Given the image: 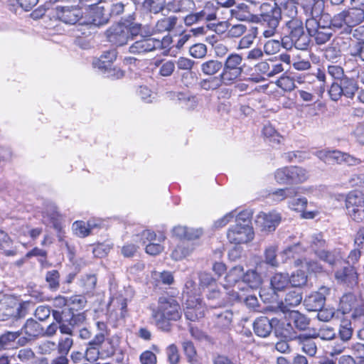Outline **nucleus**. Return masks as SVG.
<instances>
[{
	"instance_id": "1",
	"label": "nucleus",
	"mask_w": 364,
	"mask_h": 364,
	"mask_svg": "<svg viewBox=\"0 0 364 364\" xmlns=\"http://www.w3.org/2000/svg\"><path fill=\"white\" fill-rule=\"evenodd\" d=\"M181 306L177 300L169 296H161L157 309H153L152 318L159 328L164 331L170 329V321H177L181 317Z\"/></svg>"
},
{
	"instance_id": "2",
	"label": "nucleus",
	"mask_w": 364,
	"mask_h": 364,
	"mask_svg": "<svg viewBox=\"0 0 364 364\" xmlns=\"http://www.w3.org/2000/svg\"><path fill=\"white\" fill-rule=\"evenodd\" d=\"M364 21V8L351 6L331 18L328 27L341 33L350 34L354 27Z\"/></svg>"
},
{
	"instance_id": "3",
	"label": "nucleus",
	"mask_w": 364,
	"mask_h": 364,
	"mask_svg": "<svg viewBox=\"0 0 364 364\" xmlns=\"http://www.w3.org/2000/svg\"><path fill=\"white\" fill-rule=\"evenodd\" d=\"M141 31V24L125 21L113 24L107 29L105 36L112 46L119 47L126 45L129 40L138 36Z\"/></svg>"
},
{
	"instance_id": "4",
	"label": "nucleus",
	"mask_w": 364,
	"mask_h": 364,
	"mask_svg": "<svg viewBox=\"0 0 364 364\" xmlns=\"http://www.w3.org/2000/svg\"><path fill=\"white\" fill-rule=\"evenodd\" d=\"M285 26L289 31L291 46L296 49L307 50L310 44V38L304 32V18L298 14L292 18L285 19Z\"/></svg>"
},
{
	"instance_id": "5",
	"label": "nucleus",
	"mask_w": 364,
	"mask_h": 364,
	"mask_svg": "<svg viewBox=\"0 0 364 364\" xmlns=\"http://www.w3.org/2000/svg\"><path fill=\"white\" fill-rule=\"evenodd\" d=\"M326 80L325 71L318 69L316 78L309 82L304 89L297 90L296 94L304 102H311L315 100L316 97L321 99L326 91Z\"/></svg>"
},
{
	"instance_id": "6",
	"label": "nucleus",
	"mask_w": 364,
	"mask_h": 364,
	"mask_svg": "<svg viewBox=\"0 0 364 364\" xmlns=\"http://www.w3.org/2000/svg\"><path fill=\"white\" fill-rule=\"evenodd\" d=\"M242 57L237 53H232L226 58L220 76L225 85H232L240 80L243 68Z\"/></svg>"
},
{
	"instance_id": "7",
	"label": "nucleus",
	"mask_w": 364,
	"mask_h": 364,
	"mask_svg": "<svg viewBox=\"0 0 364 364\" xmlns=\"http://www.w3.org/2000/svg\"><path fill=\"white\" fill-rule=\"evenodd\" d=\"M262 283L261 275L256 270L251 269L244 273L243 279L237 286V289L230 290L228 297L230 301L240 300L245 294V291H249L250 289H257Z\"/></svg>"
},
{
	"instance_id": "8",
	"label": "nucleus",
	"mask_w": 364,
	"mask_h": 364,
	"mask_svg": "<svg viewBox=\"0 0 364 364\" xmlns=\"http://www.w3.org/2000/svg\"><path fill=\"white\" fill-rule=\"evenodd\" d=\"M27 303L8 299L0 302V321L13 318L15 322L23 318L27 314Z\"/></svg>"
},
{
	"instance_id": "9",
	"label": "nucleus",
	"mask_w": 364,
	"mask_h": 364,
	"mask_svg": "<svg viewBox=\"0 0 364 364\" xmlns=\"http://www.w3.org/2000/svg\"><path fill=\"white\" fill-rule=\"evenodd\" d=\"M309 248L315 253V255L322 261L326 262L331 266L337 265L341 262L335 257L333 254L327 251L326 242L322 233H314L309 238Z\"/></svg>"
},
{
	"instance_id": "10",
	"label": "nucleus",
	"mask_w": 364,
	"mask_h": 364,
	"mask_svg": "<svg viewBox=\"0 0 364 364\" xmlns=\"http://www.w3.org/2000/svg\"><path fill=\"white\" fill-rule=\"evenodd\" d=\"M346 214L354 221L364 220V195L357 191L350 192L345 200Z\"/></svg>"
},
{
	"instance_id": "11",
	"label": "nucleus",
	"mask_w": 364,
	"mask_h": 364,
	"mask_svg": "<svg viewBox=\"0 0 364 364\" xmlns=\"http://www.w3.org/2000/svg\"><path fill=\"white\" fill-rule=\"evenodd\" d=\"M255 232L250 225L236 223L229 228L227 232L228 240L235 245L246 244L254 238Z\"/></svg>"
},
{
	"instance_id": "12",
	"label": "nucleus",
	"mask_w": 364,
	"mask_h": 364,
	"mask_svg": "<svg viewBox=\"0 0 364 364\" xmlns=\"http://www.w3.org/2000/svg\"><path fill=\"white\" fill-rule=\"evenodd\" d=\"M287 328L283 331L284 337L293 340L296 338L293 328L299 330H305L309 324V319L297 311H291L287 317Z\"/></svg>"
},
{
	"instance_id": "13",
	"label": "nucleus",
	"mask_w": 364,
	"mask_h": 364,
	"mask_svg": "<svg viewBox=\"0 0 364 364\" xmlns=\"http://www.w3.org/2000/svg\"><path fill=\"white\" fill-rule=\"evenodd\" d=\"M259 16V21L264 27L263 36L270 38L274 36L282 20L277 10L272 7L269 11L262 12Z\"/></svg>"
},
{
	"instance_id": "14",
	"label": "nucleus",
	"mask_w": 364,
	"mask_h": 364,
	"mask_svg": "<svg viewBox=\"0 0 364 364\" xmlns=\"http://www.w3.org/2000/svg\"><path fill=\"white\" fill-rule=\"evenodd\" d=\"M282 220L279 213L273 210L269 213L260 212L255 218L257 226L263 232L274 231Z\"/></svg>"
},
{
	"instance_id": "15",
	"label": "nucleus",
	"mask_w": 364,
	"mask_h": 364,
	"mask_svg": "<svg viewBox=\"0 0 364 364\" xmlns=\"http://www.w3.org/2000/svg\"><path fill=\"white\" fill-rule=\"evenodd\" d=\"M55 16L58 19L68 24H75L82 17V11L77 6H56Z\"/></svg>"
},
{
	"instance_id": "16",
	"label": "nucleus",
	"mask_w": 364,
	"mask_h": 364,
	"mask_svg": "<svg viewBox=\"0 0 364 364\" xmlns=\"http://www.w3.org/2000/svg\"><path fill=\"white\" fill-rule=\"evenodd\" d=\"M18 331H21L22 334L24 333L28 336V338L21 337L18 339V344L20 346H24L28 343V341H31V339L38 336H42L43 333V328L36 321L33 320V318H29L26 321L24 325Z\"/></svg>"
},
{
	"instance_id": "17",
	"label": "nucleus",
	"mask_w": 364,
	"mask_h": 364,
	"mask_svg": "<svg viewBox=\"0 0 364 364\" xmlns=\"http://www.w3.org/2000/svg\"><path fill=\"white\" fill-rule=\"evenodd\" d=\"M329 289L325 287L320 288L318 291L314 292L305 298L304 304L309 311H316L323 307L326 301V295Z\"/></svg>"
},
{
	"instance_id": "18",
	"label": "nucleus",
	"mask_w": 364,
	"mask_h": 364,
	"mask_svg": "<svg viewBox=\"0 0 364 364\" xmlns=\"http://www.w3.org/2000/svg\"><path fill=\"white\" fill-rule=\"evenodd\" d=\"M298 4L297 0H274L273 7L277 10L281 18L287 19L299 14Z\"/></svg>"
},
{
	"instance_id": "19",
	"label": "nucleus",
	"mask_w": 364,
	"mask_h": 364,
	"mask_svg": "<svg viewBox=\"0 0 364 364\" xmlns=\"http://www.w3.org/2000/svg\"><path fill=\"white\" fill-rule=\"evenodd\" d=\"M186 318L191 321H196L205 315V308L198 298L188 299L185 309Z\"/></svg>"
},
{
	"instance_id": "20",
	"label": "nucleus",
	"mask_w": 364,
	"mask_h": 364,
	"mask_svg": "<svg viewBox=\"0 0 364 364\" xmlns=\"http://www.w3.org/2000/svg\"><path fill=\"white\" fill-rule=\"evenodd\" d=\"M161 46V41L154 38H142L135 41L130 47L129 51L134 54H141L153 51Z\"/></svg>"
},
{
	"instance_id": "21",
	"label": "nucleus",
	"mask_w": 364,
	"mask_h": 364,
	"mask_svg": "<svg viewBox=\"0 0 364 364\" xmlns=\"http://www.w3.org/2000/svg\"><path fill=\"white\" fill-rule=\"evenodd\" d=\"M244 269L242 266H235L232 267L225 278L224 288L226 290V294L228 296V291L230 290H236L237 286L243 279ZM238 291H240L238 290Z\"/></svg>"
},
{
	"instance_id": "22",
	"label": "nucleus",
	"mask_w": 364,
	"mask_h": 364,
	"mask_svg": "<svg viewBox=\"0 0 364 364\" xmlns=\"http://www.w3.org/2000/svg\"><path fill=\"white\" fill-rule=\"evenodd\" d=\"M277 322L276 318L269 319L266 316H261L257 318L253 323L255 333L259 337H267Z\"/></svg>"
},
{
	"instance_id": "23",
	"label": "nucleus",
	"mask_w": 364,
	"mask_h": 364,
	"mask_svg": "<svg viewBox=\"0 0 364 364\" xmlns=\"http://www.w3.org/2000/svg\"><path fill=\"white\" fill-rule=\"evenodd\" d=\"M102 334H96L92 338V344L100 347L101 358H109L114 354L116 346L110 338H105Z\"/></svg>"
},
{
	"instance_id": "24",
	"label": "nucleus",
	"mask_w": 364,
	"mask_h": 364,
	"mask_svg": "<svg viewBox=\"0 0 364 364\" xmlns=\"http://www.w3.org/2000/svg\"><path fill=\"white\" fill-rule=\"evenodd\" d=\"M335 277L338 282L345 283L351 287L358 283V274L353 266L343 267L341 270L336 272Z\"/></svg>"
},
{
	"instance_id": "25",
	"label": "nucleus",
	"mask_w": 364,
	"mask_h": 364,
	"mask_svg": "<svg viewBox=\"0 0 364 364\" xmlns=\"http://www.w3.org/2000/svg\"><path fill=\"white\" fill-rule=\"evenodd\" d=\"M172 233L180 239L192 240L198 238L203 233L201 229L188 228L186 226L178 225L173 228Z\"/></svg>"
},
{
	"instance_id": "26",
	"label": "nucleus",
	"mask_w": 364,
	"mask_h": 364,
	"mask_svg": "<svg viewBox=\"0 0 364 364\" xmlns=\"http://www.w3.org/2000/svg\"><path fill=\"white\" fill-rule=\"evenodd\" d=\"M12 364H33L36 359L34 352L29 348H21L11 355Z\"/></svg>"
},
{
	"instance_id": "27",
	"label": "nucleus",
	"mask_w": 364,
	"mask_h": 364,
	"mask_svg": "<svg viewBox=\"0 0 364 364\" xmlns=\"http://www.w3.org/2000/svg\"><path fill=\"white\" fill-rule=\"evenodd\" d=\"M177 21L175 16H164L156 21L154 30L156 33L170 31L176 27Z\"/></svg>"
},
{
	"instance_id": "28",
	"label": "nucleus",
	"mask_w": 364,
	"mask_h": 364,
	"mask_svg": "<svg viewBox=\"0 0 364 364\" xmlns=\"http://www.w3.org/2000/svg\"><path fill=\"white\" fill-rule=\"evenodd\" d=\"M219 8L212 1H208L204 4L203 9L198 11L202 21H212L217 19V13Z\"/></svg>"
},
{
	"instance_id": "29",
	"label": "nucleus",
	"mask_w": 364,
	"mask_h": 364,
	"mask_svg": "<svg viewBox=\"0 0 364 364\" xmlns=\"http://www.w3.org/2000/svg\"><path fill=\"white\" fill-rule=\"evenodd\" d=\"M258 34V28L254 26H250L246 29L245 33L241 37L239 43L238 48L245 49L250 48L254 43Z\"/></svg>"
},
{
	"instance_id": "30",
	"label": "nucleus",
	"mask_w": 364,
	"mask_h": 364,
	"mask_svg": "<svg viewBox=\"0 0 364 364\" xmlns=\"http://www.w3.org/2000/svg\"><path fill=\"white\" fill-rule=\"evenodd\" d=\"M297 193L298 192L296 188L290 187L279 188L269 193V198L273 201L279 203L284 200L285 199L289 200L292 197H296Z\"/></svg>"
},
{
	"instance_id": "31",
	"label": "nucleus",
	"mask_w": 364,
	"mask_h": 364,
	"mask_svg": "<svg viewBox=\"0 0 364 364\" xmlns=\"http://www.w3.org/2000/svg\"><path fill=\"white\" fill-rule=\"evenodd\" d=\"M194 250V246L187 242H181L173 250L171 257L174 260H181L190 255Z\"/></svg>"
},
{
	"instance_id": "32",
	"label": "nucleus",
	"mask_w": 364,
	"mask_h": 364,
	"mask_svg": "<svg viewBox=\"0 0 364 364\" xmlns=\"http://www.w3.org/2000/svg\"><path fill=\"white\" fill-rule=\"evenodd\" d=\"M230 14L233 18L241 21H249L252 16L250 6L245 3L238 4L235 8L232 9Z\"/></svg>"
},
{
	"instance_id": "33",
	"label": "nucleus",
	"mask_w": 364,
	"mask_h": 364,
	"mask_svg": "<svg viewBox=\"0 0 364 364\" xmlns=\"http://www.w3.org/2000/svg\"><path fill=\"white\" fill-rule=\"evenodd\" d=\"M21 335V331H6L0 335V352L12 348L15 341Z\"/></svg>"
},
{
	"instance_id": "34",
	"label": "nucleus",
	"mask_w": 364,
	"mask_h": 364,
	"mask_svg": "<svg viewBox=\"0 0 364 364\" xmlns=\"http://www.w3.org/2000/svg\"><path fill=\"white\" fill-rule=\"evenodd\" d=\"M284 92H290L296 88L295 78L287 72L284 73L275 82Z\"/></svg>"
},
{
	"instance_id": "35",
	"label": "nucleus",
	"mask_w": 364,
	"mask_h": 364,
	"mask_svg": "<svg viewBox=\"0 0 364 364\" xmlns=\"http://www.w3.org/2000/svg\"><path fill=\"white\" fill-rule=\"evenodd\" d=\"M341 87L343 90L344 96L348 98H353L358 89L357 82L353 78L345 76L340 80Z\"/></svg>"
},
{
	"instance_id": "36",
	"label": "nucleus",
	"mask_w": 364,
	"mask_h": 364,
	"mask_svg": "<svg viewBox=\"0 0 364 364\" xmlns=\"http://www.w3.org/2000/svg\"><path fill=\"white\" fill-rule=\"evenodd\" d=\"M271 286L274 291H283L290 284L288 274L277 273L271 279Z\"/></svg>"
},
{
	"instance_id": "37",
	"label": "nucleus",
	"mask_w": 364,
	"mask_h": 364,
	"mask_svg": "<svg viewBox=\"0 0 364 364\" xmlns=\"http://www.w3.org/2000/svg\"><path fill=\"white\" fill-rule=\"evenodd\" d=\"M166 0H144L141 7L146 11L158 14L165 9Z\"/></svg>"
},
{
	"instance_id": "38",
	"label": "nucleus",
	"mask_w": 364,
	"mask_h": 364,
	"mask_svg": "<svg viewBox=\"0 0 364 364\" xmlns=\"http://www.w3.org/2000/svg\"><path fill=\"white\" fill-rule=\"evenodd\" d=\"M189 0H170L166 1L165 9L168 12L183 13L188 11Z\"/></svg>"
},
{
	"instance_id": "39",
	"label": "nucleus",
	"mask_w": 364,
	"mask_h": 364,
	"mask_svg": "<svg viewBox=\"0 0 364 364\" xmlns=\"http://www.w3.org/2000/svg\"><path fill=\"white\" fill-rule=\"evenodd\" d=\"M302 301L301 293L299 290H292L289 291L282 302V308L287 309L289 307H294L299 305Z\"/></svg>"
},
{
	"instance_id": "40",
	"label": "nucleus",
	"mask_w": 364,
	"mask_h": 364,
	"mask_svg": "<svg viewBox=\"0 0 364 364\" xmlns=\"http://www.w3.org/2000/svg\"><path fill=\"white\" fill-rule=\"evenodd\" d=\"M45 281L50 291H55L58 290L60 287V273L55 269L48 271L45 275Z\"/></svg>"
},
{
	"instance_id": "41",
	"label": "nucleus",
	"mask_w": 364,
	"mask_h": 364,
	"mask_svg": "<svg viewBox=\"0 0 364 364\" xmlns=\"http://www.w3.org/2000/svg\"><path fill=\"white\" fill-rule=\"evenodd\" d=\"M254 71L256 75L255 77V82H259L265 80L266 77H269V60L261 61L257 63L254 67Z\"/></svg>"
},
{
	"instance_id": "42",
	"label": "nucleus",
	"mask_w": 364,
	"mask_h": 364,
	"mask_svg": "<svg viewBox=\"0 0 364 364\" xmlns=\"http://www.w3.org/2000/svg\"><path fill=\"white\" fill-rule=\"evenodd\" d=\"M291 184L303 183L308 178V174L304 168L299 166H290Z\"/></svg>"
},
{
	"instance_id": "43",
	"label": "nucleus",
	"mask_w": 364,
	"mask_h": 364,
	"mask_svg": "<svg viewBox=\"0 0 364 364\" xmlns=\"http://www.w3.org/2000/svg\"><path fill=\"white\" fill-rule=\"evenodd\" d=\"M222 67L221 62L216 60H209L201 64V70L205 75H214Z\"/></svg>"
},
{
	"instance_id": "44",
	"label": "nucleus",
	"mask_w": 364,
	"mask_h": 364,
	"mask_svg": "<svg viewBox=\"0 0 364 364\" xmlns=\"http://www.w3.org/2000/svg\"><path fill=\"white\" fill-rule=\"evenodd\" d=\"M223 84L221 77L212 76L200 81V86L205 90H214L219 88Z\"/></svg>"
},
{
	"instance_id": "45",
	"label": "nucleus",
	"mask_w": 364,
	"mask_h": 364,
	"mask_svg": "<svg viewBox=\"0 0 364 364\" xmlns=\"http://www.w3.org/2000/svg\"><path fill=\"white\" fill-rule=\"evenodd\" d=\"M301 349L308 355L313 357L316 354L317 346L314 341L308 337H299Z\"/></svg>"
},
{
	"instance_id": "46",
	"label": "nucleus",
	"mask_w": 364,
	"mask_h": 364,
	"mask_svg": "<svg viewBox=\"0 0 364 364\" xmlns=\"http://www.w3.org/2000/svg\"><path fill=\"white\" fill-rule=\"evenodd\" d=\"M356 301V298L354 294L351 293L344 294L340 300V309L343 314L350 312L354 307Z\"/></svg>"
},
{
	"instance_id": "47",
	"label": "nucleus",
	"mask_w": 364,
	"mask_h": 364,
	"mask_svg": "<svg viewBox=\"0 0 364 364\" xmlns=\"http://www.w3.org/2000/svg\"><path fill=\"white\" fill-rule=\"evenodd\" d=\"M73 346V339L70 336L60 337L56 345V349L59 355L67 356L72 346Z\"/></svg>"
},
{
	"instance_id": "48",
	"label": "nucleus",
	"mask_w": 364,
	"mask_h": 364,
	"mask_svg": "<svg viewBox=\"0 0 364 364\" xmlns=\"http://www.w3.org/2000/svg\"><path fill=\"white\" fill-rule=\"evenodd\" d=\"M117 51L115 50H109L105 51L100 56V67L101 68H104L107 70L112 64V63L117 58Z\"/></svg>"
},
{
	"instance_id": "49",
	"label": "nucleus",
	"mask_w": 364,
	"mask_h": 364,
	"mask_svg": "<svg viewBox=\"0 0 364 364\" xmlns=\"http://www.w3.org/2000/svg\"><path fill=\"white\" fill-rule=\"evenodd\" d=\"M216 318V324L221 328H228L232 321V313L230 311L225 310L219 314H215Z\"/></svg>"
},
{
	"instance_id": "50",
	"label": "nucleus",
	"mask_w": 364,
	"mask_h": 364,
	"mask_svg": "<svg viewBox=\"0 0 364 364\" xmlns=\"http://www.w3.org/2000/svg\"><path fill=\"white\" fill-rule=\"evenodd\" d=\"M183 348L190 363L200 364L196 348L192 342L184 341L183 343Z\"/></svg>"
},
{
	"instance_id": "51",
	"label": "nucleus",
	"mask_w": 364,
	"mask_h": 364,
	"mask_svg": "<svg viewBox=\"0 0 364 364\" xmlns=\"http://www.w3.org/2000/svg\"><path fill=\"white\" fill-rule=\"evenodd\" d=\"M166 236L164 234H160L156 240L158 242H151L146 245V252L151 255H156L161 253L164 250V247L160 243L164 242Z\"/></svg>"
},
{
	"instance_id": "52",
	"label": "nucleus",
	"mask_w": 364,
	"mask_h": 364,
	"mask_svg": "<svg viewBox=\"0 0 364 364\" xmlns=\"http://www.w3.org/2000/svg\"><path fill=\"white\" fill-rule=\"evenodd\" d=\"M316 156L320 159H347L349 156L338 150H321L317 152Z\"/></svg>"
},
{
	"instance_id": "53",
	"label": "nucleus",
	"mask_w": 364,
	"mask_h": 364,
	"mask_svg": "<svg viewBox=\"0 0 364 364\" xmlns=\"http://www.w3.org/2000/svg\"><path fill=\"white\" fill-rule=\"evenodd\" d=\"M353 328L350 321L343 319L341 322L339 328V336L342 341H348L353 335Z\"/></svg>"
},
{
	"instance_id": "54",
	"label": "nucleus",
	"mask_w": 364,
	"mask_h": 364,
	"mask_svg": "<svg viewBox=\"0 0 364 364\" xmlns=\"http://www.w3.org/2000/svg\"><path fill=\"white\" fill-rule=\"evenodd\" d=\"M58 216V213L56 211H53L50 215L46 214L44 215L43 218L45 223H48L47 218L49 220V223H50L52 227L59 232V240H62L61 234L63 233V228L60 221L59 220Z\"/></svg>"
},
{
	"instance_id": "55",
	"label": "nucleus",
	"mask_w": 364,
	"mask_h": 364,
	"mask_svg": "<svg viewBox=\"0 0 364 364\" xmlns=\"http://www.w3.org/2000/svg\"><path fill=\"white\" fill-rule=\"evenodd\" d=\"M308 204V200L305 197L295 198L292 197L287 201V206L289 209L294 211H303Z\"/></svg>"
},
{
	"instance_id": "56",
	"label": "nucleus",
	"mask_w": 364,
	"mask_h": 364,
	"mask_svg": "<svg viewBox=\"0 0 364 364\" xmlns=\"http://www.w3.org/2000/svg\"><path fill=\"white\" fill-rule=\"evenodd\" d=\"M101 358L100 347L92 344V339L87 343V348L85 352V358L88 361H95Z\"/></svg>"
},
{
	"instance_id": "57",
	"label": "nucleus",
	"mask_w": 364,
	"mask_h": 364,
	"mask_svg": "<svg viewBox=\"0 0 364 364\" xmlns=\"http://www.w3.org/2000/svg\"><path fill=\"white\" fill-rule=\"evenodd\" d=\"M216 285V280L212 277L210 273L200 272L199 274V286L200 289H210Z\"/></svg>"
},
{
	"instance_id": "58",
	"label": "nucleus",
	"mask_w": 364,
	"mask_h": 364,
	"mask_svg": "<svg viewBox=\"0 0 364 364\" xmlns=\"http://www.w3.org/2000/svg\"><path fill=\"white\" fill-rule=\"evenodd\" d=\"M289 174L290 167L278 168L274 173V178L277 182L279 184H291Z\"/></svg>"
},
{
	"instance_id": "59",
	"label": "nucleus",
	"mask_w": 364,
	"mask_h": 364,
	"mask_svg": "<svg viewBox=\"0 0 364 364\" xmlns=\"http://www.w3.org/2000/svg\"><path fill=\"white\" fill-rule=\"evenodd\" d=\"M247 26L242 23H236L230 26L228 30L227 36L230 38H239L245 33Z\"/></svg>"
},
{
	"instance_id": "60",
	"label": "nucleus",
	"mask_w": 364,
	"mask_h": 364,
	"mask_svg": "<svg viewBox=\"0 0 364 364\" xmlns=\"http://www.w3.org/2000/svg\"><path fill=\"white\" fill-rule=\"evenodd\" d=\"M294 263L296 266H301V267H305L308 271L312 272H321L323 269L322 266L315 261L307 262L306 259L301 260L298 259L295 260Z\"/></svg>"
},
{
	"instance_id": "61",
	"label": "nucleus",
	"mask_w": 364,
	"mask_h": 364,
	"mask_svg": "<svg viewBox=\"0 0 364 364\" xmlns=\"http://www.w3.org/2000/svg\"><path fill=\"white\" fill-rule=\"evenodd\" d=\"M336 336V332L332 327L324 325L314 335V338H320L322 340H331Z\"/></svg>"
},
{
	"instance_id": "62",
	"label": "nucleus",
	"mask_w": 364,
	"mask_h": 364,
	"mask_svg": "<svg viewBox=\"0 0 364 364\" xmlns=\"http://www.w3.org/2000/svg\"><path fill=\"white\" fill-rule=\"evenodd\" d=\"M290 284L293 287H299L304 285L307 281V276L302 270H298L289 277Z\"/></svg>"
},
{
	"instance_id": "63",
	"label": "nucleus",
	"mask_w": 364,
	"mask_h": 364,
	"mask_svg": "<svg viewBox=\"0 0 364 364\" xmlns=\"http://www.w3.org/2000/svg\"><path fill=\"white\" fill-rule=\"evenodd\" d=\"M73 230L77 236L85 237L90 235L89 228L84 221H75L73 224Z\"/></svg>"
},
{
	"instance_id": "64",
	"label": "nucleus",
	"mask_w": 364,
	"mask_h": 364,
	"mask_svg": "<svg viewBox=\"0 0 364 364\" xmlns=\"http://www.w3.org/2000/svg\"><path fill=\"white\" fill-rule=\"evenodd\" d=\"M189 53L195 58H203L207 54V47L203 43H196L190 47Z\"/></svg>"
}]
</instances>
